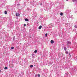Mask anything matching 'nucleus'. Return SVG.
Here are the masks:
<instances>
[{"label": "nucleus", "mask_w": 77, "mask_h": 77, "mask_svg": "<svg viewBox=\"0 0 77 77\" xmlns=\"http://www.w3.org/2000/svg\"><path fill=\"white\" fill-rule=\"evenodd\" d=\"M67 45H69V44H71V42L69 41H68L67 42Z\"/></svg>", "instance_id": "obj_1"}, {"label": "nucleus", "mask_w": 77, "mask_h": 77, "mask_svg": "<svg viewBox=\"0 0 77 77\" xmlns=\"http://www.w3.org/2000/svg\"><path fill=\"white\" fill-rule=\"evenodd\" d=\"M16 16H20V14L19 13H16Z\"/></svg>", "instance_id": "obj_2"}, {"label": "nucleus", "mask_w": 77, "mask_h": 77, "mask_svg": "<svg viewBox=\"0 0 77 77\" xmlns=\"http://www.w3.org/2000/svg\"><path fill=\"white\" fill-rule=\"evenodd\" d=\"M51 44H53V43H54V41H53V40H52L51 41Z\"/></svg>", "instance_id": "obj_3"}, {"label": "nucleus", "mask_w": 77, "mask_h": 77, "mask_svg": "<svg viewBox=\"0 0 77 77\" xmlns=\"http://www.w3.org/2000/svg\"><path fill=\"white\" fill-rule=\"evenodd\" d=\"M25 21H29V19H28L27 18L25 19Z\"/></svg>", "instance_id": "obj_4"}, {"label": "nucleus", "mask_w": 77, "mask_h": 77, "mask_svg": "<svg viewBox=\"0 0 77 77\" xmlns=\"http://www.w3.org/2000/svg\"><path fill=\"white\" fill-rule=\"evenodd\" d=\"M42 28V26H40L38 28L39 29H41Z\"/></svg>", "instance_id": "obj_5"}, {"label": "nucleus", "mask_w": 77, "mask_h": 77, "mask_svg": "<svg viewBox=\"0 0 77 77\" xmlns=\"http://www.w3.org/2000/svg\"><path fill=\"white\" fill-rule=\"evenodd\" d=\"M64 49L65 50V51H66V47H64Z\"/></svg>", "instance_id": "obj_6"}, {"label": "nucleus", "mask_w": 77, "mask_h": 77, "mask_svg": "<svg viewBox=\"0 0 77 77\" xmlns=\"http://www.w3.org/2000/svg\"><path fill=\"white\" fill-rule=\"evenodd\" d=\"M48 35V34L47 33H46L45 34V37H46L47 36V35Z\"/></svg>", "instance_id": "obj_7"}, {"label": "nucleus", "mask_w": 77, "mask_h": 77, "mask_svg": "<svg viewBox=\"0 0 77 77\" xmlns=\"http://www.w3.org/2000/svg\"><path fill=\"white\" fill-rule=\"evenodd\" d=\"M4 69H8V67H5Z\"/></svg>", "instance_id": "obj_8"}, {"label": "nucleus", "mask_w": 77, "mask_h": 77, "mask_svg": "<svg viewBox=\"0 0 77 77\" xmlns=\"http://www.w3.org/2000/svg\"><path fill=\"white\" fill-rule=\"evenodd\" d=\"M5 14H8V13H7V11H5Z\"/></svg>", "instance_id": "obj_9"}, {"label": "nucleus", "mask_w": 77, "mask_h": 77, "mask_svg": "<svg viewBox=\"0 0 77 77\" xmlns=\"http://www.w3.org/2000/svg\"><path fill=\"white\" fill-rule=\"evenodd\" d=\"M33 67V65H31L30 66V68H32V67Z\"/></svg>", "instance_id": "obj_10"}, {"label": "nucleus", "mask_w": 77, "mask_h": 77, "mask_svg": "<svg viewBox=\"0 0 77 77\" xmlns=\"http://www.w3.org/2000/svg\"><path fill=\"white\" fill-rule=\"evenodd\" d=\"M65 53H66V54H68V51H66V52Z\"/></svg>", "instance_id": "obj_11"}, {"label": "nucleus", "mask_w": 77, "mask_h": 77, "mask_svg": "<svg viewBox=\"0 0 77 77\" xmlns=\"http://www.w3.org/2000/svg\"><path fill=\"white\" fill-rule=\"evenodd\" d=\"M14 48V47H12L11 48V50H13Z\"/></svg>", "instance_id": "obj_12"}, {"label": "nucleus", "mask_w": 77, "mask_h": 77, "mask_svg": "<svg viewBox=\"0 0 77 77\" xmlns=\"http://www.w3.org/2000/svg\"><path fill=\"white\" fill-rule=\"evenodd\" d=\"M60 15H61V16L63 15V13H61L60 14Z\"/></svg>", "instance_id": "obj_13"}, {"label": "nucleus", "mask_w": 77, "mask_h": 77, "mask_svg": "<svg viewBox=\"0 0 77 77\" xmlns=\"http://www.w3.org/2000/svg\"><path fill=\"white\" fill-rule=\"evenodd\" d=\"M34 53H37V50H35L34 51Z\"/></svg>", "instance_id": "obj_14"}, {"label": "nucleus", "mask_w": 77, "mask_h": 77, "mask_svg": "<svg viewBox=\"0 0 77 77\" xmlns=\"http://www.w3.org/2000/svg\"><path fill=\"white\" fill-rule=\"evenodd\" d=\"M74 27H75V28H77V26L76 25H75V26H74Z\"/></svg>", "instance_id": "obj_15"}, {"label": "nucleus", "mask_w": 77, "mask_h": 77, "mask_svg": "<svg viewBox=\"0 0 77 77\" xmlns=\"http://www.w3.org/2000/svg\"><path fill=\"white\" fill-rule=\"evenodd\" d=\"M75 1H77V0H72V2H75Z\"/></svg>", "instance_id": "obj_16"}, {"label": "nucleus", "mask_w": 77, "mask_h": 77, "mask_svg": "<svg viewBox=\"0 0 77 77\" xmlns=\"http://www.w3.org/2000/svg\"><path fill=\"white\" fill-rule=\"evenodd\" d=\"M38 77H40V75H39V74H38Z\"/></svg>", "instance_id": "obj_17"}, {"label": "nucleus", "mask_w": 77, "mask_h": 77, "mask_svg": "<svg viewBox=\"0 0 77 77\" xmlns=\"http://www.w3.org/2000/svg\"><path fill=\"white\" fill-rule=\"evenodd\" d=\"M24 26H26V24H24Z\"/></svg>", "instance_id": "obj_18"}, {"label": "nucleus", "mask_w": 77, "mask_h": 77, "mask_svg": "<svg viewBox=\"0 0 77 77\" xmlns=\"http://www.w3.org/2000/svg\"><path fill=\"white\" fill-rule=\"evenodd\" d=\"M17 5H18V6H20V4H17Z\"/></svg>", "instance_id": "obj_19"}, {"label": "nucleus", "mask_w": 77, "mask_h": 77, "mask_svg": "<svg viewBox=\"0 0 77 77\" xmlns=\"http://www.w3.org/2000/svg\"><path fill=\"white\" fill-rule=\"evenodd\" d=\"M40 5H42V4H41Z\"/></svg>", "instance_id": "obj_20"}, {"label": "nucleus", "mask_w": 77, "mask_h": 77, "mask_svg": "<svg viewBox=\"0 0 77 77\" xmlns=\"http://www.w3.org/2000/svg\"><path fill=\"white\" fill-rule=\"evenodd\" d=\"M15 38V36H14V38Z\"/></svg>", "instance_id": "obj_21"}, {"label": "nucleus", "mask_w": 77, "mask_h": 77, "mask_svg": "<svg viewBox=\"0 0 77 77\" xmlns=\"http://www.w3.org/2000/svg\"><path fill=\"white\" fill-rule=\"evenodd\" d=\"M1 72V70H0V72Z\"/></svg>", "instance_id": "obj_22"}, {"label": "nucleus", "mask_w": 77, "mask_h": 77, "mask_svg": "<svg viewBox=\"0 0 77 77\" xmlns=\"http://www.w3.org/2000/svg\"><path fill=\"white\" fill-rule=\"evenodd\" d=\"M68 0H66V1H68Z\"/></svg>", "instance_id": "obj_23"}, {"label": "nucleus", "mask_w": 77, "mask_h": 77, "mask_svg": "<svg viewBox=\"0 0 77 77\" xmlns=\"http://www.w3.org/2000/svg\"><path fill=\"white\" fill-rule=\"evenodd\" d=\"M69 55H70V54H69Z\"/></svg>", "instance_id": "obj_24"}, {"label": "nucleus", "mask_w": 77, "mask_h": 77, "mask_svg": "<svg viewBox=\"0 0 77 77\" xmlns=\"http://www.w3.org/2000/svg\"><path fill=\"white\" fill-rule=\"evenodd\" d=\"M32 55H33V54H32Z\"/></svg>", "instance_id": "obj_25"}, {"label": "nucleus", "mask_w": 77, "mask_h": 77, "mask_svg": "<svg viewBox=\"0 0 77 77\" xmlns=\"http://www.w3.org/2000/svg\"><path fill=\"white\" fill-rule=\"evenodd\" d=\"M32 55H33V54H32Z\"/></svg>", "instance_id": "obj_26"}]
</instances>
